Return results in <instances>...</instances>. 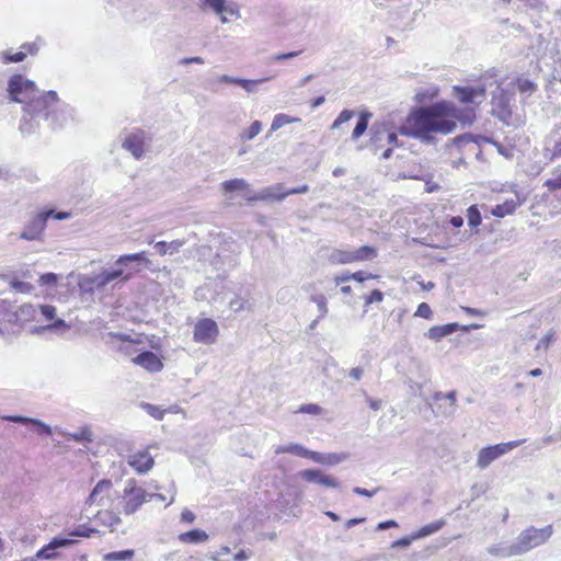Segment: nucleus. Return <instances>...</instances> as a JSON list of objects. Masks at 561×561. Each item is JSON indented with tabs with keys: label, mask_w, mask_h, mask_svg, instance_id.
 I'll return each instance as SVG.
<instances>
[{
	"label": "nucleus",
	"mask_w": 561,
	"mask_h": 561,
	"mask_svg": "<svg viewBox=\"0 0 561 561\" xmlns=\"http://www.w3.org/2000/svg\"><path fill=\"white\" fill-rule=\"evenodd\" d=\"M20 316L21 317H35L36 312H37V307L33 306V305H23L20 307Z\"/></svg>",
	"instance_id": "6e6d98bb"
},
{
	"label": "nucleus",
	"mask_w": 561,
	"mask_h": 561,
	"mask_svg": "<svg viewBox=\"0 0 561 561\" xmlns=\"http://www.w3.org/2000/svg\"><path fill=\"white\" fill-rule=\"evenodd\" d=\"M552 534V525H547L542 528L529 526L526 529L522 530L516 537V540L514 541L519 556H523L529 552L530 550L539 546H542L551 538Z\"/></svg>",
	"instance_id": "7ed1b4c3"
},
{
	"label": "nucleus",
	"mask_w": 561,
	"mask_h": 561,
	"mask_svg": "<svg viewBox=\"0 0 561 561\" xmlns=\"http://www.w3.org/2000/svg\"><path fill=\"white\" fill-rule=\"evenodd\" d=\"M383 299V294L379 289H374L369 296L366 297L365 304L380 302Z\"/></svg>",
	"instance_id": "4d7b16f0"
},
{
	"label": "nucleus",
	"mask_w": 561,
	"mask_h": 561,
	"mask_svg": "<svg viewBox=\"0 0 561 561\" xmlns=\"http://www.w3.org/2000/svg\"><path fill=\"white\" fill-rule=\"evenodd\" d=\"M488 553L494 557L499 558H512V557H518V550L516 548L515 542L513 543H497L492 545L488 548Z\"/></svg>",
	"instance_id": "5701e85b"
},
{
	"label": "nucleus",
	"mask_w": 561,
	"mask_h": 561,
	"mask_svg": "<svg viewBox=\"0 0 561 561\" xmlns=\"http://www.w3.org/2000/svg\"><path fill=\"white\" fill-rule=\"evenodd\" d=\"M276 454H293L298 457L309 458L312 460V455L314 454V451L307 449L300 444H289L277 447Z\"/></svg>",
	"instance_id": "a878e982"
},
{
	"label": "nucleus",
	"mask_w": 561,
	"mask_h": 561,
	"mask_svg": "<svg viewBox=\"0 0 561 561\" xmlns=\"http://www.w3.org/2000/svg\"><path fill=\"white\" fill-rule=\"evenodd\" d=\"M364 375V369L362 367H353L350 371H348V376L355 380V381H359L362 379Z\"/></svg>",
	"instance_id": "338daca9"
},
{
	"label": "nucleus",
	"mask_w": 561,
	"mask_h": 561,
	"mask_svg": "<svg viewBox=\"0 0 561 561\" xmlns=\"http://www.w3.org/2000/svg\"><path fill=\"white\" fill-rule=\"evenodd\" d=\"M75 542L76 541L73 539L55 537L36 552V559L51 560L56 558L57 549L69 547Z\"/></svg>",
	"instance_id": "4468645a"
},
{
	"label": "nucleus",
	"mask_w": 561,
	"mask_h": 561,
	"mask_svg": "<svg viewBox=\"0 0 561 561\" xmlns=\"http://www.w3.org/2000/svg\"><path fill=\"white\" fill-rule=\"evenodd\" d=\"M332 264H351L354 263L353 250L333 249L329 255Z\"/></svg>",
	"instance_id": "bb28decb"
},
{
	"label": "nucleus",
	"mask_w": 561,
	"mask_h": 561,
	"mask_svg": "<svg viewBox=\"0 0 561 561\" xmlns=\"http://www.w3.org/2000/svg\"><path fill=\"white\" fill-rule=\"evenodd\" d=\"M311 300L317 304V307H318V311H319V318H324L329 311L328 309V301H327V298L324 297V295L322 294H319V295H312L311 296Z\"/></svg>",
	"instance_id": "79ce46f5"
},
{
	"label": "nucleus",
	"mask_w": 561,
	"mask_h": 561,
	"mask_svg": "<svg viewBox=\"0 0 561 561\" xmlns=\"http://www.w3.org/2000/svg\"><path fill=\"white\" fill-rule=\"evenodd\" d=\"M433 400L436 402L445 400L448 403V409H443L440 411V416L450 417L455 414V412L457 410V393L455 390L449 391L446 394H444L440 391H436L433 394Z\"/></svg>",
	"instance_id": "4be33fe9"
},
{
	"label": "nucleus",
	"mask_w": 561,
	"mask_h": 561,
	"mask_svg": "<svg viewBox=\"0 0 561 561\" xmlns=\"http://www.w3.org/2000/svg\"><path fill=\"white\" fill-rule=\"evenodd\" d=\"M145 140L146 135L142 130L131 133L124 139L122 147L131 153V156L140 160L145 154Z\"/></svg>",
	"instance_id": "f8f14e48"
},
{
	"label": "nucleus",
	"mask_w": 561,
	"mask_h": 561,
	"mask_svg": "<svg viewBox=\"0 0 561 561\" xmlns=\"http://www.w3.org/2000/svg\"><path fill=\"white\" fill-rule=\"evenodd\" d=\"M524 439L500 443L482 448L478 454L477 466L480 469L488 468L494 460L518 447Z\"/></svg>",
	"instance_id": "423d86ee"
},
{
	"label": "nucleus",
	"mask_w": 561,
	"mask_h": 561,
	"mask_svg": "<svg viewBox=\"0 0 561 561\" xmlns=\"http://www.w3.org/2000/svg\"><path fill=\"white\" fill-rule=\"evenodd\" d=\"M543 156L549 161L561 158V122L556 124L545 139Z\"/></svg>",
	"instance_id": "9b49d317"
},
{
	"label": "nucleus",
	"mask_w": 561,
	"mask_h": 561,
	"mask_svg": "<svg viewBox=\"0 0 561 561\" xmlns=\"http://www.w3.org/2000/svg\"><path fill=\"white\" fill-rule=\"evenodd\" d=\"M248 186H249L248 182L243 179H233V180L224 181L221 183V187L225 193L242 191V190L248 188Z\"/></svg>",
	"instance_id": "f704fd0d"
},
{
	"label": "nucleus",
	"mask_w": 561,
	"mask_h": 561,
	"mask_svg": "<svg viewBox=\"0 0 561 561\" xmlns=\"http://www.w3.org/2000/svg\"><path fill=\"white\" fill-rule=\"evenodd\" d=\"M458 323H447L444 325H434L428 329L425 335L433 341H440L443 337L455 333L458 330Z\"/></svg>",
	"instance_id": "b1692460"
},
{
	"label": "nucleus",
	"mask_w": 561,
	"mask_h": 561,
	"mask_svg": "<svg viewBox=\"0 0 561 561\" xmlns=\"http://www.w3.org/2000/svg\"><path fill=\"white\" fill-rule=\"evenodd\" d=\"M445 524H446V520L444 518H440V519H437L428 525H425L412 534V539L417 540V539L431 536V535L437 533Z\"/></svg>",
	"instance_id": "cd10ccee"
},
{
	"label": "nucleus",
	"mask_w": 561,
	"mask_h": 561,
	"mask_svg": "<svg viewBox=\"0 0 561 561\" xmlns=\"http://www.w3.org/2000/svg\"><path fill=\"white\" fill-rule=\"evenodd\" d=\"M376 277H377L376 275L367 274V273H365L363 271H358V272L352 273V280H356V282H359V283H363L366 279L376 278Z\"/></svg>",
	"instance_id": "680f3d73"
},
{
	"label": "nucleus",
	"mask_w": 561,
	"mask_h": 561,
	"mask_svg": "<svg viewBox=\"0 0 561 561\" xmlns=\"http://www.w3.org/2000/svg\"><path fill=\"white\" fill-rule=\"evenodd\" d=\"M69 329V327L67 325V323L62 320V319H56L54 322H51L50 324H47V325H42V327H38V328H35L33 330V332L35 333H42L44 331H65Z\"/></svg>",
	"instance_id": "a19ab883"
},
{
	"label": "nucleus",
	"mask_w": 561,
	"mask_h": 561,
	"mask_svg": "<svg viewBox=\"0 0 561 561\" xmlns=\"http://www.w3.org/2000/svg\"><path fill=\"white\" fill-rule=\"evenodd\" d=\"M295 122H300V118L298 117H291L289 115H286V114H277L274 116L273 118V122H272V125H271V129H270V133H273V131H276L278 130L279 128H282L283 126L285 125H288V124H291V123H295ZM270 135H267L268 137Z\"/></svg>",
	"instance_id": "473e14b6"
},
{
	"label": "nucleus",
	"mask_w": 561,
	"mask_h": 561,
	"mask_svg": "<svg viewBox=\"0 0 561 561\" xmlns=\"http://www.w3.org/2000/svg\"><path fill=\"white\" fill-rule=\"evenodd\" d=\"M135 556V551L133 549H126L121 551L108 552L104 554L103 559L105 561H130Z\"/></svg>",
	"instance_id": "c9c22d12"
},
{
	"label": "nucleus",
	"mask_w": 561,
	"mask_h": 561,
	"mask_svg": "<svg viewBox=\"0 0 561 561\" xmlns=\"http://www.w3.org/2000/svg\"><path fill=\"white\" fill-rule=\"evenodd\" d=\"M474 119L473 108H460L451 101H438L414 108L399 133L430 144L434 140L433 134H450L456 129L457 122L471 125Z\"/></svg>",
	"instance_id": "f257e3e1"
},
{
	"label": "nucleus",
	"mask_w": 561,
	"mask_h": 561,
	"mask_svg": "<svg viewBox=\"0 0 561 561\" xmlns=\"http://www.w3.org/2000/svg\"><path fill=\"white\" fill-rule=\"evenodd\" d=\"M57 275L54 273H46L41 276V283L44 285H54L57 283Z\"/></svg>",
	"instance_id": "69168bd1"
},
{
	"label": "nucleus",
	"mask_w": 561,
	"mask_h": 561,
	"mask_svg": "<svg viewBox=\"0 0 561 561\" xmlns=\"http://www.w3.org/2000/svg\"><path fill=\"white\" fill-rule=\"evenodd\" d=\"M37 310L46 320H53L56 316V308L50 305H39Z\"/></svg>",
	"instance_id": "8fccbe9b"
},
{
	"label": "nucleus",
	"mask_w": 561,
	"mask_h": 561,
	"mask_svg": "<svg viewBox=\"0 0 561 561\" xmlns=\"http://www.w3.org/2000/svg\"><path fill=\"white\" fill-rule=\"evenodd\" d=\"M414 540H415V539H412V534H411L410 536H405V537H402V538H400V539H398V540L393 541V542L391 543V548H399V547H401V548H407V547H409V546L412 543V541H414Z\"/></svg>",
	"instance_id": "bf43d9fd"
},
{
	"label": "nucleus",
	"mask_w": 561,
	"mask_h": 561,
	"mask_svg": "<svg viewBox=\"0 0 561 561\" xmlns=\"http://www.w3.org/2000/svg\"><path fill=\"white\" fill-rule=\"evenodd\" d=\"M560 438L558 436V434L553 433V434H550V435H545L542 438H541V442L537 444V449H540L545 446H549L553 443H557L559 442Z\"/></svg>",
	"instance_id": "864d4df0"
},
{
	"label": "nucleus",
	"mask_w": 561,
	"mask_h": 561,
	"mask_svg": "<svg viewBox=\"0 0 561 561\" xmlns=\"http://www.w3.org/2000/svg\"><path fill=\"white\" fill-rule=\"evenodd\" d=\"M133 274L130 272L124 273L122 266H116L114 268L104 270L101 273L88 278V282L94 286L95 288H104L107 284L118 278H123L124 282H127L131 278Z\"/></svg>",
	"instance_id": "9d476101"
},
{
	"label": "nucleus",
	"mask_w": 561,
	"mask_h": 561,
	"mask_svg": "<svg viewBox=\"0 0 561 561\" xmlns=\"http://www.w3.org/2000/svg\"><path fill=\"white\" fill-rule=\"evenodd\" d=\"M543 186L547 187L550 192L561 190V173H559L553 179L546 180Z\"/></svg>",
	"instance_id": "3c124183"
},
{
	"label": "nucleus",
	"mask_w": 561,
	"mask_h": 561,
	"mask_svg": "<svg viewBox=\"0 0 561 561\" xmlns=\"http://www.w3.org/2000/svg\"><path fill=\"white\" fill-rule=\"evenodd\" d=\"M371 114L367 112L360 113L357 123L355 125V128L352 133V139L357 140L360 136L364 135V133L367 130L368 122Z\"/></svg>",
	"instance_id": "2f4dec72"
},
{
	"label": "nucleus",
	"mask_w": 561,
	"mask_h": 561,
	"mask_svg": "<svg viewBox=\"0 0 561 561\" xmlns=\"http://www.w3.org/2000/svg\"><path fill=\"white\" fill-rule=\"evenodd\" d=\"M379 491V488H376L371 491L367 490V489H364V488H360V486H355L353 489V492L357 495H362V496H367V497H371L374 496L377 492Z\"/></svg>",
	"instance_id": "e2e57ef3"
},
{
	"label": "nucleus",
	"mask_w": 561,
	"mask_h": 561,
	"mask_svg": "<svg viewBox=\"0 0 561 561\" xmlns=\"http://www.w3.org/2000/svg\"><path fill=\"white\" fill-rule=\"evenodd\" d=\"M130 263H149V260L146 257L145 252H138L133 254H124L121 255L115 261V266H122L124 270L125 267H128Z\"/></svg>",
	"instance_id": "c85d7f7f"
},
{
	"label": "nucleus",
	"mask_w": 561,
	"mask_h": 561,
	"mask_svg": "<svg viewBox=\"0 0 561 561\" xmlns=\"http://www.w3.org/2000/svg\"><path fill=\"white\" fill-rule=\"evenodd\" d=\"M288 196L286 193L284 185L278 183L275 185L267 186L261 190L259 193L249 197V201H270V202H282Z\"/></svg>",
	"instance_id": "2eb2a0df"
},
{
	"label": "nucleus",
	"mask_w": 561,
	"mask_h": 561,
	"mask_svg": "<svg viewBox=\"0 0 561 561\" xmlns=\"http://www.w3.org/2000/svg\"><path fill=\"white\" fill-rule=\"evenodd\" d=\"M516 208V204L511 201V202H505L504 204H501V205H496L493 210H492V214L495 216V217H500V218H503L505 217L506 215H510L512 213H514Z\"/></svg>",
	"instance_id": "ea45409f"
},
{
	"label": "nucleus",
	"mask_w": 561,
	"mask_h": 561,
	"mask_svg": "<svg viewBox=\"0 0 561 561\" xmlns=\"http://www.w3.org/2000/svg\"><path fill=\"white\" fill-rule=\"evenodd\" d=\"M128 463L139 473L149 471L154 461L153 458L146 451L135 454L129 457Z\"/></svg>",
	"instance_id": "412c9836"
},
{
	"label": "nucleus",
	"mask_w": 561,
	"mask_h": 561,
	"mask_svg": "<svg viewBox=\"0 0 561 561\" xmlns=\"http://www.w3.org/2000/svg\"><path fill=\"white\" fill-rule=\"evenodd\" d=\"M486 84L454 85L451 96L465 105H479L485 100Z\"/></svg>",
	"instance_id": "0eeeda50"
},
{
	"label": "nucleus",
	"mask_w": 561,
	"mask_h": 561,
	"mask_svg": "<svg viewBox=\"0 0 561 561\" xmlns=\"http://www.w3.org/2000/svg\"><path fill=\"white\" fill-rule=\"evenodd\" d=\"M322 411H323V409L319 404L307 403V404H301L297 412L312 414V415H319L322 413Z\"/></svg>",
	"instance_id": "de8ad7c7"
},
{
	"label": "nucleus",
	"mask_w": 561,
	"mask_h": 561,
	"mask_svg": "<svg viewBox=\"0 0 561 561\" xmlns=\"http://www.w3.org/2000/svg\"><path fill=\"white\" fill-rule=\"evenodd\" d=\"M247 300L240 296H236L229 301V308L233 312H239L245 309Z\"/></svg>",
	"instance_id": "09e8293b"
},
{
	"label": "nucleus",
	"mask_w": 561,
	"mask_h": 561,
	"mask_svg": "<svg viewBox=\"0 0 561 561\" xmlns=\"http://www.w3.org/2000/svg\"><path fill=\"white\" fill-rule=\"evenodd\" d=\"M262 130V123L260 121H254L252 124L243 129L239 134V138L241 141H248L254 139Z\"/></svg>",
	"instance_id": "72a5a7b5"
},
{
	"label": "nucleus",
	"mask_w": 561,
	"mask_h": 561,
	"mask_svg": "<svg viewBox=\"0 0 561 561\" xmlns=\"http://www.w3.org/2000/svg\"><path fill=\"white\" fill-rule=\"evenodd\" d=\"M511 96L497 84L495 90L492 92V105L493 111H500V117L511 115L510 110Z\"/></svg>",
	"instance_id": "f3484780"
},
{
	"label": "nucleus",
	"mask_w": 561,
	"mask_h": 561,
	"mask_svg": "<svg viewBox=\"0 0 561 561\" xmlns=\"http://www.w3.org/2000/svg\"><path fill=\"white\" fill-rule=\"evenodd\" d=\"M1 419L8 422L32 426L33 430L38 434H45L47 436L51 435L50 426L37 419H32L22 415H3L1 416Z\"/></svg>",
	"instance_id": "dca6fc26"
},
{
	"label": "nucleus",
	"mask_w": 561,
	"mask_h": 561,
	"mask_svg": "<svg viewBox=\"0 0 561 561\" xmlns=\"http://www.w3.org/2000/svg\"><path fill=\"white\" fill-rule=\"evenodd\" d=\"M26 58V53L20 50L18 53H12L11 50H4L0 53V62L7 65L11 62H21Z\"/></svg>",
	"instance_id": "4c0bfd02"
},
{
	"label": "nucleus",
	"mask_w": 561,
	"mask_h": 561,
	"mask_svg": "<svg viewBox=\"0 0 561 561\" xmlns=\"http://www.w3.org/2000/svg\"><path fill=\"white\" fill-rule=\"evenodd\" d=\"M112 488V481L111 480H101L96 483V485L93 488L92 492L90 493L87 503L89 504H98L100 506H105L107 504V495Z\"/></svg>",
	"instance_id": "a211bd4d"
},
{
	"label": "nucleus",
	"mask_w": 561,
	"mask_h": 561,
	"mask_svg": "<svg viewBox=\"0 0 561 561\" xmlns=\"http://www.w3.org/2000/svg\"><path fill=\"white\" fill-rule=\"evenodd\" d=\"M184 243L185 241L180 239L167 242L169 254L172 255L174 253H178L180 249L184 245Z\"/></svg>",
	"instance_id": "13d9d810"
},
{
	"label": "nucleus",
	"mask_w": 561,
	"mask_h": 561,
	"mask_svg": "<svg viewBox=\"0 0 561 561\" xmlns=\"http://www.w3.org/2000/svg\"><path fill=\"white\" fill-rule=\"evenodd\" d=\"M354 262L371 261L377 256L375 248L369 245H363L356 250H353Z\"/></svg>",
	"instance_id": "7c9ffc66"
},
{
	"label": "nucleus",
	"mask_w": 561,
	"mask_h": 561,
	"mask_svg": "<svg viewBox=\"0 0 561 561\" xmlns=\"http://www.w3.org/2000/svg\"><path fill=\"white\" fill-rule=\"evenodd\" d=\"M203 9H210L217 14H222L227 11L226 0H201Z\"/></svg>",
	"instance_id": "58836bf2"
},
{
	"label": "nucleus",
	"mask_w": 561,
	"mask_h": 561,
	"mask_svg": "<svg viewBox=\"0 0 561 561\" xmlns=\"http://www.w3.org/2000/svg\"><path fill=\"white\" fill-rule=\"evenodd\" d=\"M140 407L152 417L156 420H162L164 416V410L160 409L158 405H153L151 403L142 402Z\"/></svg>",
	"instance_id": "c03bdc74"
},
{
	"label": "nucleus",
	"mask_w": 561,
	"mask_h": 561,
	"mask_svg": "<svg viewBox=\"0 0 561 561\" xmlns=\"http://www.w3.org/2000/svg\"><path fill=\"white\" fill-rule=\"evenodd\" d=\"M24 113L32 119H44L53 129L62 128L73 117V110L61 102L55 91H48L33 100L24 106Z\"/></svg>",
	"instance_id": "f03ea898"
},
{
	"label": "nucleus",
	"mask_w": 561,
	"mask_h": 561,
	"mask_svg": "<svg viewBox=\"0 0 561 561\" xmlns=\"http://www.w3.org/2000/svg\"><path fill=\"white\" fill-rule=\"evenodd\" d=\"M71 437L76 442H82V440H91V432L88 430H81L80 432H76L71 434Z\"/></svg>",
	"instance_id": "052dcab7"
},
{
	"label": "nucleus",
	"mask_w": 561,
	"mask_h": 561,
	"mask_svg": "<svg viewBox=\"0 0 561 561\" xmlns=\"http://www.w3.org/2000/svg\"><path fill=\"white\" fill-rule=\"evenodd\" d=\"M98 523L104 526L114 527L121 519L110 511L99 512L95 516Z\"/></svg>",
	"instance_id": "e433bc0d"
},
{
	"label": "nucleus",
	"mask_w": 561,
	"mask_h": 561,
	"mask_svg": "<svg viewBox=\"0 0 561 561\" xmlns=\"http://www.w3.org/2000/svg\"><path fill=\"white\" fill-rule=\"evenodd\" d=\"M416 317H421L424 319H428L432 316V309L428 304L422 302L419 305L417 310L415 312Z\"/></svg>",
	"instance_id": "603ef678"
},
{
	"label": "nucleus",
	"mask_w": 561,
	"mask_h": 561,
	"mask_svg": "<svg viewBox=\"0 0 561 561\" xmlns=\"http://www.w3.org/2000/svg\"><path fill=\"white\" fill-rule=\"evenodd\" d=\"M99 531L95 528L88 527L85 525H80L76 529L69 533L70 536L73 537H84L90 538L93 534H98Z\"/></svg>",
	"instance_id": "a18cd8bd"
},
{
	"label": "nucleus",
	"mask_w": 561,
	"mask_h": 561,
	"mask_svg": "<svg viewBox=\"0 0 561 561\" xmlns=\"http://www.w3.org/2000/svg\"><path fill=\"white\" fill-rule=\"evenodd\" d=\"M518 89L520 92L531 93L535 91L536 84L528 79H520L518 80Z\"/></svg>",
	"instance_id": "5fc2aeb1"
},
{
	"label": "nucleus",
	"mask_w": 561,
	"mask_h": 561,
	"mask_svg": "<svg viewBox=\"0 0 561 561\" xmlns=\"http://www.w3.org/2000/svg\"><path fill=\"white\" fill-rule=\"evenodd\" d=\"M468 224L471 227H478L481 224V215L476 205H471L467 210Z\"/></svg>",
	"instance_id": "37998d69"
},
{
	"label": "nucleus",
	"mask_w": 561,
	"mask_h": 561,
	"mask_svg": "<svg viewBox=\"0 0 561 561\" xmlns=\"http://www.w3.org/2000/svg\"><path fill=\"white\" fill-rule=\"evenodd\" d=\"M219 330L217 323L209 318H204L194 325V341L202 344H213L216 342Z\"/></svg>",
	"instance_id": "1a4fd4ad"
},
{
	"label": "nucleus",
	"mask_w": 561,
	"mask_h": 561,
	"mask_svg": "<svg viewBox=\"0 0 561 561\" xmlns=\"http://www.w3.org/2000/svg\"><path fill=\"white\" fill-rule=\"evenodd\" d=\"M354 116V111L351 110H343L336 119L332 123L331 128L336 129L339 128L343 123L348 122Z\"/></svg>",
	"instance_id": "49530a36"
},
{
	"label": "nucleus",
	"mask_w": 561,
	"mask_h": 561,
	"mask_svg": "<svg viewBox=\"0 0 561 561\" xmlns=\"http://www.w3.org/2000/svg\"><path fill=\"white\" fill-rule=\"evenodd\" d=\"M124 513L134 514L145 502H148V492L137 485L136 480L129 479L124 488Z\"/></svg>",
	"instance_id": "39448f33"
},
{
	"label": "nucleus",
	"mask_w": 561,
	"mask_h": 561,
	"mask_svg": "<svg viewBox=\"0 0 561 561\" xmlns=\"http://www.w3.org/2000/svg\"><path fill=\"white\" fill-rule=\"evenodd\" d=\"M7 91L11 101L25 103V106L38 99L35 83L20 73L10 77Z\"/></svg>",
	"instance_id": "20e7f679"
},
{
	"label": "nucleus",
	"mask_w": 561,
	"mask_h": 561,
	"mask_svg": "<svg viewBox=\"0 0 561 561\" xmlns=\"http://www.w3.org/2000/svg\"><path fill=\"white\" fill-rule=\"evenodd\" d=\"M180 540L190 543H199L208 539V535L202 529H192L180 535Z\"/></svg>",
	"instance_id": "c756f323"
},
{
	"label": "nucleus",
	"mask_w": 561,
	"mask_h": 561,
	"mask_svg": "<svg viewBox=\"0 0 561 561\" xmlns=\"http://www.w3.org/2000/svg\"><path fill=\"white\" fill-rule=\"evenodd\" d=\"M299 477L309 483L323 485L327 488H339L340 482L328 474H324L320 469H306L299 472Z\"/></svg>",
	"instance_id": "ddd939ff"
},
{
	"label": "nucleus",
	"mask_w": 561,
	"mask_h": 561,
	"mask_svg": "<svg viewBox=\"0 0 561 561\" xmlns=\"http://www.w3.org/2000/svg\"><path fill=\"white\" fill-rule=\"evenodd\" d=\"M51 213L39 211L33 215L24 225L19 238L25 241H41Z\"/></svg>",
	"instance_id": "6e6552de"
},
{
	"label": "nucleus",
	"mask_w": 561,
	"mask_h": 561,
	"mask_svg": "<svg viewBox=\"0 0 561 561\" xmlns=\"http://www.w3.org/2000/svg\"><path fill=\"white\" fill-rule=\"evenodd\" d=\"M43 213H51L50 218H54L56 220H66V219L70 218V213H68V211H56L54 209H47V210H43Z\"/></svg>",
	"instance_id": "0e129e2a"
},
{
	"label": "nucleus",
	"mask_w": 561,
	"mask_h": 561,
	"mask_svg": "<svg viewBox=\"0 0 561 561\" xmlns=\"http://www.w3.org/2000/svg\"><path fill=\"white\" fill-rule=\"evenodd\" d=\"M218 80L224 83H232V84L240 85L248 93H254L257 91V85L262 82H265L267 79L264 78V79H260V80H251V79L231 77L229 75H222L218 78Z\"/></svg>",
	"instance_id": "aec40b11"
},
{
	"label": "nucleus",
	"mask_w": 561,
	"mask_h": 561,
	"mask_svg": "<svg viewBox=\"0 0 561 561\" xmlns=\"http://www.w3.org/2000/svg\"><path fill=\"white\" fill-rule=\"evenodd\" d=\"M348 280H352V273L351 272H344L341 275H336L334 278V283L336 285L344 284Z\"/></svg>",
	"instance_id": "774afa93"
},
{
	"label": "nucleus",
	"mask_w": 561,
	"mask_h": 561,
	"mask_svg": "<svg viewBox=\"0 0 561 561\" xmlns=\"http://www.w3.org/2000/svg\"><path fill=\"white\" fill-rule=\"evenodd\" d=\"M133 360L135 364L151 373L160 371L163 368V364L160 358L151 351L140 353Z\"/></svg>",
	"instance_id": "6ab92c4d"
},
{
	"label": "nucleus",
	"mask_w": 561,
	"mask_h": 561,
	"mask_svg": "<svg viewBox=\"0 0 561 561\" xmlns=\"http://www.w3.org/2000/svg\"><path fill=\"white\" fill-rule=\"evenodd\" d=\"M348 458V454L346 453H329L323 454L319 451H314L312 455V461L320 463V465H328V466H334L337 465Z\"/></svg>",
	"instance_id": "393cba45"
}]
</instances>
